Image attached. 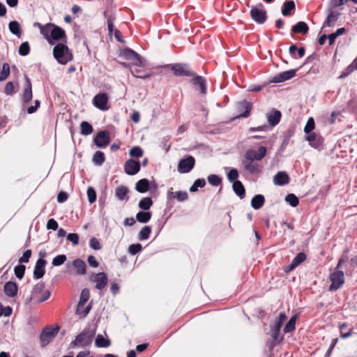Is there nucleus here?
Segmentation results:
<instances>
[{
  "label": "nucleus",
  "mask_w": 357,
  "mask_h": 357,
  "mask_svg": "<svg viewBox=\"0 0 357 357\" xmlns=\"http://www.w3.org/2000/svg\"><path fill=\"white\" fill-rule=\"evenodd\" d=\"M91 281L96 284V288L98 290L103 289L108 282V277L104 272L93 274L91 277Z\"/></svg>",
  "instance_id": "nucleus-13"
},
{
  "label": "nucleus",
  "mask_w": 357,
  "mask_h": 357,
  "mask_svg": "<svg viewBox=\"0 0 357 357\" xmlns=\"http://www.w3.org/2000/svg\"><path fill=\"white\" fill-rule=\"evenodd\" d=\"M289 182V177L285 172H278L273 178V183L276 185H284Z\"/></svg>",
  "instance_id": "nucleus-27"
},
{
  "label": "nucleus",
  "mask_w": 357,
  "mask_h": 357,
  "mask_svg": "<svg viewBox=\"0 0 357 357\" xmlns=\"http://www.w3.org/2000/svg\"><path fill=\"white\" fill-rule=\"evenodd\" d=\"M173 74L176 77H191L195 75V72L192 70L188 63H175L167 66Z\"/></svg>",
  "instance_id": "nucleus-4"
},
{
  "label": "nucleus",
  "mask_w": 357,
  "mask_h": 357,
  "mask_svg": "<svg viewBox=\"0 0 357 357\" xmlns=\"http://www.w3.org/2000/svg\"><path fill=\"white\" fill-rule=\"evenodd\" d=\"M208 181L213 186H218L222 183V178L216 174H211L208 176Z\"/></svg>",
  "instance_id": "nucleus-54"
},
{
  "label": "nucleus",
  "mask_w": 357,
  "mask_h": 357,
  "mask_svg": "<svg viewBox=\"0 0 357 357\" xmlns=\"http://www.w3.org/2000/svg\"><path fill=\"white\" fill-rule=\"evenodd\" d=\"M343 267H344L346 274L351 275L357 267V256L351 257L349 260L347 258Z\"/></svg>",
  "instance_id": "nucleus-28"
},
{
  "label": "nucleus",
  "mask_w": 357,
  "mask_h": 357,
  "mask_svg": "<svg viewBox=\"0 0 357 357\" xmlns=\"http://www.w3.org/2000/svg\"><path fill=\"white\" fill-rule=\"evenodd\" d=\"M89 297H90V291H89V289L84 288V289H82L81 294H80L79 301L77 304V311L78 312L79 311V309L81 307H84V305H85L86 303L89 301Z\"/></svg>",
  "instance_id": "nucleus-37"
},
{
  "label": "nucleus",
  "mask_w": 357,
  "mask_h": 357,
  "mask_svg": "<svg viewBox=\"0 0 357 357\" xmlns=\"http://www.w3.org/2000/svg\"><path fill=\"white\" fill-rule=\"evenodd\" d=\"M92 307V301H91L86 307H81L79 311H77V307L76 308L75 313L77 315L81 316L82 317H85L90 312Z\"/></svg>",
  "instance_id": "nucleus-52"
},
{
  "label": "nucleus",
  "mask_w": 357,
  "mask_h": 357,
  "mask_svg": "<svg viewBox=\"0 0 357 357\" xmlns=\"http://www.w3.org/2000/svg\"><path fill=\"white\" fill-rule=\"evenodd\" d=\"M29 52H30L29 43L27 41L23 42L19 47V50H18L19 54L24 56L28 55L29 54Z\"/></svg>",
  "instance_id": "nucleus-50"
},
{
  "label": "nucleus",
  "mask_w": 357,
  "mask_h": 357,
  "mask_svg": "<svg viewBox=\"0 0 357 357\" xmlns=\"http://www.w3.org/2000/svg\"><path fill=\"white\" fill-rule=\"evenodd\" d=\"M250 16L256 23L264 24L267 19V14L264 5L259 3L257 6H252L250 10Z\"/></svg>",
  "instance_id": "nucleus-7"
},
{
  "label": "nucleus",
  "mask_w": 357,
  "mask_h": 357,
  "mask_svg": "<svg viewBox=\"0 0 357 357\" xmlns=\"http://www.w3.org/2000/svg\"><path fill=\"white\" fill-rule=\"evenodd\" d=\"M167 199L168 202L176 199L178 202H182L188 200V194L186 191L181 190L174 192L172 188H170L167 191Z\"/></svg>",
  "instance_id": "nucleus-21"
},
{
  "label": "nucleus",
  "mask_w": 357,
  "mask_h": 357,
  "mask_svg": "<svg viewBox=\"0 0 357 357\" xmlns=\"http://www.w3.org/2000/svg\"><path fill=\"white\" fill-rule=\"evenodd\" d=\"M315 128V123L314 119L312 117H310L305 126L304 132L305 134H308L310 132H312V130Z\"/></svg>",
  "instance_id": "nucleus-56"
},
{
  "label": "nucleus",
  "mask_w": 357,
  "mask_h": 357,
  "mask_svg": "<svg viewBox=\"0 0 357 357\" xmlns=\"http://www.w3.org/2000/svg\"><path fill=\"white\" fill-rule=\"evenodd\" d=\"M50 38L54 40L66 39L65 31L62 28L53 24L52 26Z\"/></svg>",
  "instance_id": "nucleus-26"
},
{
  "label": "nucleus",
  "mask_w": 357,
  "mask_h": 357,
  "mask_svg": "<svg viewBox=\"0 0 357 357\" xmlns=\"http://www.w3.org/2000/svg\"><path fill=\"white\" fill-rule=\"evenodd\" d=\"M232 188L234 193L241 199L245 197V189L240 181H236L233 183Z\"/></svg>",
  "instance_id": "nucleus-29"
},
{
  "label": "nucleus",
  "mask_w": 357,
  "mask_h": 357,
  "mask_svg": "<svg viewBox=\"0 0 357 357\" xmlns=\"http://www.w3.org/2000/svg\"><path fill=\"white\" fill-rule=\"evenodd\" d=\"M296 319V315H294L290 318L284 327L283 331L284 333H289L295 330Z\"/></svg>",
  "instance_id": "nucleus-42"
},
{
  "label": "nucleus",
  "mask_w": 357,
  "mask_h": 357,
  "mask_svg": "<svg viewBox=\"0 0 357 357\" xmlns=\"http://www.w3.org/2000/svg\"><path fill=\"white\" fill-rule=\"evenodd\" d=\"M296 8L295 3L294 1H287L283 3L282 8V14L284 16L291 15V12L294 11Z\"/></svg>",
  "instance_id": "nucleus-38"
},
{
  "label": "nucleus",
  "mask_w": 357,
  "mask_h": 357,
  "mask_svg": "<svg viewBox=\"0 0 357 357\" xmlns=\"http://www.w3.org/2000/svg\"><path fill=\"white\" fill-rule=\"evenodd\" d=\"M53 26V24L49 23L46 25L41 26L40 29V33L44 36L45 38H47L50 43H52L50 42V36H49V33H51V28Z\"/></svg>",
  "instance_id": "nucleus-49"
},
{
  "label": "nucleus",
  "mask_w": 357,
  "mask_h": 357,
  "mask_svg": "<svg viewBox=\"0 0 357 357\" xmlns=\"http://www.w3.org/2000/svg\"><path fill=\"white\" fill-rule=\"evenodd\" d=\"M73 266L76 270L77 274L84 275L86 273V264L83 260L80 259H75L73 261Z\"/></svg>",
  "instance_id": "nucleus-31"
},
{
  "label": "nucleus",
  "mask_w": 357,
  "mask_h": 357,
  "mask_svg": "<svg viewBox=\"0 0 357 357\" xmlns=\"http://www.w3.org/2000/svg\"><path fill=\"white\" fill-rule=\"evenodd\" d=\"M135 190L140 193H145L149 190V181L146 178H142L135 185Z\"/></svg>",
  "instance_id": "nucleus-35"
},
{
  "label": "nucleus",
  "mask_w": 357,
  "mask_h": 357,
  "mask_svg": "<svg viewBox=\"0 0 357 357\" xmlns=\"http://www.w3.org/2000/svg\"><path fill=\"white\" fill-rule=\"evenodd\" d=\"M32 98L33 92L31 79L27 76H25L22 100L24 105L28 104L32 100Z\"/></svg>",
  "instance_id": "nucleus-15"
},
{
  "label": "nucleus",
  "mask_w": 357,
  "mask_h": 357,
  "mask_svg": "<svg viewBox=\"0 0 357 357\" xmlns=\"http://www.w3.org/2000/svg\"><path fill=\"white\" fill-rule=\"evenodd\" d=\"M305 139L308 142L310 146L314 149H319L323 145L324 138L315 132L306 134Z\"/></svg>",
  "instance_id": "nucleus-16"
},
{
  "label": "nucleus",
  "mask_w": 357,
  "mask_h": 357,
  "mask_svg": "<svg viewBox=\"0 0 357 357\" xmlns=\"http://www.w3.org/2000/svg\"><path fill=\"white\" fill-rule=\"evenodd\" d=\"M121 55L126 59L132 61L135 64H139L141 63L140 56L131 49L128 48L123 50Z\"/></svg>",
  "instance_id": "nucleus-25"
},
{
  "label": "nucleus",
  "mask_w": 357,
  "mask_h": 357,
  "mask_svg": "<svg viewBox=\"0 0 357 357\" xmlns=\"http://www.w3.org/2000/svg\"><path fill=\"white\" fill-rule=\"evenodd\" d=\"M111 342L109 339L105 338L102 335H97L95 340V345L98 348H106L109 347Z\"/></svg>",
  "instance_id": "nucleus-39"
},
{
  "label": "nucleus",
  "mask_w": 357,
  "mask_h": 357,
  "mask_svg": "<svg viewBox=\"0 0 357 357\" xmlns=\"http://www.w3.org/2000/svg\"><path fill=\"white\" fill-rule=\"evenodd\" d=\"M266 116L269 125L271 127H274L280 123L282 117V113L280 111L273 108L266 113Z\"/></svg>",
  "instance_id": "nucleus-19"
},
{
  "label": "nucleus",
  "mask_w": 357,
  "mask_h": 357,
  "mask_svg": "<svg viewBox=\"0 0 357 357\" xmlns=\"http://www.w3.org/2000/svg\"><path fill=\"white\" fill-rule=\"evenodd\" d=\"M340 15V14L337 12L331 11L328 13L325 22H324L323 27H324V26L330 27V26H334L335 22H337Z\"/></svg>",
  "instance_id": "nucleus-34"
},
{
  "label": "nucleus",
  "mask_w": 357,
  "mask_h": 357,
  "mask_svg": "<svg viewBox=\"0 0 357 357\" xmlns=\"http://www.w3.org/2000/svg\"><path fill=\"white\" fill-rule=\"evenodd\" d=\"M104 17L107 19L109 34L112 35L113 31L114 32L115 30L114 29V22L116 20L115 15L114 13H108L107 11H105Z\"/></svg>",
  "instance_id": "nucleus-36"
},
{
  "label": "nucleus",
  "mask_w": 357,
  "mask_h": 357,
  "mask_svg": "<svg viewBox=\"0 0 357 357\" xmlns=\"http://www.w3.org/2000/svg\"><path fill=\"white\" fill-rule=\"evenodd\" d=\"M285 201L292 207H296L298 205V198L294 194H288L285 197Z\"/></svg>",
  "instance_id": "nucleus-48"
},
{
  "label": "nucleus",
  "mask_w": 357,
  "mask_h": 357,
  "mask_svg": "<svg viewBox=\"0 0 357 357\" xmlns=\"http://www.w3.org/2000/svg\"><path fill=\"white\" fill-rule=\"evenodd\" d=\"M59 331V327L46 326L40 335V343L41 347H45L56 337Z\"/></svg>",
  "instance_id": "nucleus-6"
},
{
  "label": "nucleus",
  "mask_w": 357,
  "mask_h": 357,
  "mask_svg": "<svg viewBox=\"0 0 357 357\" xmlns=\"http://www.w3.org/2000/svg\"><path fill=\"white\" fill-rule=\"evenodd\" d=\"M45 289V284L43 282L37 283L33 288L31 296L26 299V303H30L31 301H35L37 303V298H39L40 295L43 292Z\"/></svg>",
  "instance_id": "nucleus-23"
},
{
  "label": "nucleus",
  "mask_w": 357,
  "mask_h": 357,
  "mask_svg": "<svg viewBox=\"0 0 357 357\" xmlns=\"http://www.w3.org/2000/svg\"><path fill=\"white\" fill-rule=\"evenodd\" d=\"M93 142L99 148H102L107 146L111 142L109 131L103 130L98 132L93 138Z\"/></svg>",
  "instance_id": "nucleus-10"
},
{
  "label": "nucleus",
  "mask_w": 357,
  "mask_h": 357,
  "mask_svg": "<svg viewBox=\"0 0 357 357\" xmlns=\"http://www.w3.org/2000/svg\"><path fill=\"white\" fill-rule=\"evenodd\" d=\"M306 259V255L304 252H299L293 259L291 263L297 267L300 264L303 262Z\"/></svg>",
  "instance_id": "nucleus-57"
},
{
  "label": "nucleus",
  "mask_w": 357,
  "mask_h": 357,
  "mask_svg": "<svg viewBox=\"0 0 357 357\" xmlns=\"http://www.w3.org/2000/svg\"><path fill=\"white\" fill-rule=\"evenodd\" d=\"M238 176H239L238 172L235 168H232L227 173V179L230 182H233L234 183V181H238L237 178H238Z\"/></svg>",
  "instance_id": "nucleus-61"
},
{
  "label": "nucleus",
  "mask_w": 357,
  "mask_h": 357,
  "mask_svg": "<svg viewBox=\"0 0 357 357\" xmlns=\"http://www.w3.org/2000/svg\"><path fill=\"white\" fill-rule=\"evenodd\" d=\"M96 335V329L85 328L78 334L75 340L70 344V347L73 349L77 347L82 348L89 347Z\"/></svg>",
  "instance_id": "nucleus-2"
},
{
  "label": "nucleus",
  "mask_w": 357,
  "mask_h": 357,
  "mask_svg": "<svg viewBox=\"0 0 357 357\" xmlns=\"http://www.w3.org/2000/svg\"><path fill=\"white\" fill-rule=\"evenodd\" d=\"M152 204H153V201H152L151 198L149 197H144V198L142 199L139 201L138 206L141 209H142L144 211H147L151 208Z\"/></svg>",
  "instance_id": "nucleus-45"
},
{
  "label": "nucleus",
  "mask_w": 357,
  "mask_h": 357,
  "mask_svg": "<svg viewBox=\"0 0 357 357\" xmlns=\"http://www.w3.org/2000/svg\"><path fill=\"white\" fill-rule=\"evenodd\" d=\"M89 245H90V247L95 250H99L101 249L100 243L98 239L96 238V237H92L90 239Z\"/></svg>",
  "instance_id": "nucleus-63"
},
{
  "label": "nucleus",
  "mask_w": 357,
  "mask_h": 357,
  "mask_svg": "<svg viewBox=\"0 0 357 357\" xmlns=\"http://www.w3.org/2000/svg\"><path fill=\"white\" fill-rule=\"evenodd\" d=\"M143 149L139 146H133L132 148L130 149V151H129V154L131 157H134V158H140L143 155Z\"/></svg>",
  "instance_id": "nucleus-53"
},
{
  "label": "nucleus",
  "mask_w": 357,
  "mask_h": 357,
  "mask_svg": "<svg viewBox=\"0 0 357 357\" xmlns=\"http://www.w3.org/2000/svg\"><path fill=\"white\" fill-rule=\"evenodd\" d=\"M105 160V154L103 152L100 151H97L95 152L92 161L93 162L98 166H101Z\"/></svg>",
  "instance_id": "nucleus-43"
},
{
  "label": "nucleus",
  "mask_w": 357,
  "mask_h": 357,
  "mask_svg": "<svg viewBox=\"0 0 357 357\" xmlns=\"http://www.w3.org/2000/svg\"><path fill=\"white\" fill-rule=\"evenodd\" d=\"M241 167L245 172L250 175H257L262 172L263 167L251 158H245L241 161Z\"/></svg>",
  "instance_id": "nucleus-5"
},
{
  "label": "nucleus",
  "mask_w": 357,
  "mask_h": 357,
  "mask_svg": "<svg viewBox=\"0 0 357 357\" xmlns=\"http://www.w3.org/2000/svg\"><path fill=\"white\" fill-rule=\"evenodd\" d=\"M10 75V66L7 63H4L2 70L0 73V82L5 80Z\"/></svg>",
  "instance_id": "nucleus-51"
},
{
  "label": "nucleus",
  "mask_w": 357,
  "mask_h": 357,
  "mask_svg": "<svg viewBox=\"0 0 357 357\" xmlns=\"http://www.w3.org/2000/svg\"><path fill=\"white\" fill-rule=\"evenodd\" d=\"M140 162L133 159L128 160L124 165V171L128 175L133 176L140 170Z\"/></svg>",
  "instance_id": "nucleus-17"
},
{
  "label": "nucleus",
  "mask_w": 357,
  "mask_h": 357,
  "mask_svg": "<svg viewBox=\"0 0 357 357\" xmlns=\"http://www.w3.org/2000/svg\"><path fill=\"white\" fill-rule=\"evenodd\" d=\"M93 132L92 126L87 121H82L80 124V132L82 135L87 136Z\"/></svg>",
  "instance_id": "nucleus-44"
},
{
  "label": "nucleus",
  "mask_w": 357,
  "mask_h": 357,
  "mask_svg": "<svg viewBox=\"0 0 357 357\" xmlns=\"http://www.w3.org/2000/svg\"><path fill=\"white\" fill-rule=\"evenodd\" d=\"M129 192L128 188L125 185H120L115 190V195L116 198L120 201L128 199V193Z\"/></svg>",
  "instance_id": "nucleus-30"
},
{
  "label": "nucleus",
  "mask_w": 357,
  "mask_h": 357,
  "mask_svg": "<svg viewBox=\"0 0 357 357\" xmlns=\"http://www.w3.org/2000/svg\"><path fill=\"white\" fill-rule=\"evenodd\" d=\"M266 148L264 146H260L257 151L254 149H248L245 151V158H251L255 161H261L266 154Z\"/></svg>",
  "instance_id": "nucleus-12"
},
{
  "label": "nucleus",
  "mask_w": 357,
  "mask_h": 357,
  "mask_svg": "<svg viewBox=\"0 0 357 357\" xmlns=\"http://www.w3.org/2000/svg\"><path fill=\"white\" fill-rule=\"evenodd\" d=\"M252 105L251 102L246 100L241 101L237 105V111L238 117H248L250 115Z\"/></svg>",
  "instance_id": "nucleus-20"
},
{
  "label": "nucleus",
  "mask_w": 357,
  "mask_h": 357,
  "mask_svg": "<svg viewBox=\"0 0 357 357\" xmlns=\"http://www.w3.org/2000/svg\"><path fill=\"white\" fill-rule=\"evenodd\" d=\"M347 109L351 113H354L357 111V100L355 98L351 99L348 101Z\"/></svg>",
  "instance_id": "nucleus-60"
},
{
  "label": "nucleus",
  "mask_w": 357,
  "mask_h": 357,
  "mask_svg": "<svg viewBox=\"0 0 357 357\" xmlns=\"http://www.w3.org/2000/svg\"><path fill=\"white\" fill-rule=\"evenodd\" d=\"M53 55L56 60L62 65L66 64L73 58L71 50L63 43H58L54 46Z\"/></svg>",
  "instance_id": "nucleus-3"
},
{
  "label": "nucleus",
  "mask_w": 357,
  "mask_h": 357,
  "mask_svg": "<svg viewBox=\"0 0 357 357\" xmlns=\"http://www.w3.org/2000/svg\"><path fill=\"white\" fill-rule=\"evenodd\" d=\"M151 233V227L150 226H144L139 233L138 239L139 241L147 240Z\"/></svg>",
  "instance_id": "nucleus-46"
},
{
  "label": "nucleus",
  "mask_w": 357,
  "mask_h": 357,
  "mask_svg": "<svg viewBox=\"0 0 357 357\" xmlns=\"http://www.w3.org/2000/svg\"><path fill=\"white\" fill-rule=\"evenodd\" d=\"M192 77V79L190 80V82L193 87L199 90L201 94L205 96L207 93V82L206 78L201 75H197L196 74Z\"/></svg>",
  "instance_id": "nucleus-11"
},
{
  "label": "nucleus",
  "mask_w": 357,
  "mask_h": 357,
  "mask_svg": "<svg viewBox=\"0 0 357 357\" xmlns=\"http://www.w3.org/2000/svg\"><path fill=\"white\" fill-rule=\"evenodd\" d=\"M25 269H26V267L24 265H23V264L17 265L14 268V273H15V276L17 278L21 280L24 275Z\"/></svg>",
  "instance_id": "nucleus-55"
},
{
  "label": "nucleus",
  "mask_w": 357,
  "mask_h": 357,
  "mask_svg": "<svg viewBox=\"0 0 357 357\" xmlns=\"http://www.w3.org/2000/svg\"><path fill=\"white\" fill-rule=\"evenodd\" d=\"M265 198L262 195H255L251 200V206L255 209H260L264 204Z\"/></svg>",
  "instance_id": "nucleus-32"
},
{
  "label": "nucleus",
  "mask_w": 357,
  "mask_h": 357,
  "mask_svg": "<svg viewBox=\"0 0 357 357\" xmlns=\"http://www.w3.org/2000/svg\"><path fill=\"white\" fill-rule=\"evenodd\" d=\"M195 159L192 155H188L178 162L177 170L181 174L189 173L195 167Z\"/></svg>",
  "instance_id": "nucleus-9"
},
{
  "label": "nucleus",
  "mask_w": 357,
  "mask_h": 357,
  "mask_svg": "<svg viewBox=\"0 0 357 357\" xmlns=\"http://www.w3.org/2000/svg\"><path fill=\"white\" fill-rule=\"evenodd\" d=\"M131 73L134 77L142 79H148L151 77L152 75V73H144L140 69H135L133 70H131Z\"/></svg>",
  "instance_id": "nucleus-47"
},
{
  "label": "nucleus",
  "mask_w": 357,
  "mask_h": 357,
  "mask_svg": "<svg viewBox=\"0 0 357 357\" xmlns=\"http://www.w3.org/2000/svg\"><path fill=\"white\" fill-rule=\"evenodd\" d=\"M8 27L10 31L17 36L18 38L21 37L22 32L20 30V25L18 22L17 21H11L8 24Z\"/></svg>",
  "instance_id": "nucleus-40"
},
{
  "label": "nucleus",
  "mask_w": 357,
  "mask_h": 357,
  "mask_svg": "<svg viewBox=\"0 0 357 357\" xmlns=\"http://www.w3.org/2000/svg\"><path fill=\"white\" fill-rule=\"evenodd\" d=\"M142 250V246L140 243L131 244L128 247V252L131 255H135Z\"/></svg>",
  "instance_id": "nucleus-59"
},
{
  "label": "nucleus",
  "mask_w": 357,
  "mask_h": 357,
  "mask_svg": "<svg viewBox=\"0 0 357 357\" xmlns=\"http://www.w3.org/2000/svg\"><path fill=\"white\" fill-rule=\"evenodd\" d=\"M18 287L16 282H6L3 286V292L8 297L13 298L17 294Z\"/></svg>",
  "instance_id": "nucleus-24"
},
{
  "label": "nucleus",
  "mask_w": 357,
  "mask_h": 357,
  "mask_svg": "<svg viewBox=\"0 0 357 357\" xmlns=\"http://www.w3.org/2000/svg\"><path fill=\"white\" fill-rule=\"evenodd\" d=\"M291 31L295 33L306 34L309 31V27L305 22L301 21L292 26Z\"/></svg>",
  "instance_id": "nucleus-33"
},
{
  "label": "nucleus",
  "mask_w": 357,
  "mask_h": 357,
  "mask_svg": "<svg viewBox=\"0 0 357 357\" xmlns=\"http://www.w3.org/2000/svg\"><path fill=\"white\" fill-rule=\"evenodd\" d=\"M347 253L348 250H344L343 255L340 258L335 271L330 275L329 278L331 284L329 287V290L331 291H337L344 283V273L340 269L343 268L344 264L347 260Z\"/></svg>",
  "instance_id": "nucleus-1"
},
{
  "label": "nucleus",
  "mask_w": 357,
  "mask_h": 357,
  "mask_svg": "<svg viewBox=\"0 0 357 357\" xmlns=\"http://www.w3.org/2000/svg\"><path fill=\"white\" fill-rule=\"evenodd\" d=\"M297 69H291L280 73L274 76L270 81L271 83H280L289 80L295 77Z\"/></svg>",
  "instance_id": "nucleus-18"
},
{
  "label": "nucleus",
  "mask_w": 357,
  "mask_h": 357,
  "mask_svg": "<svg viewBox=\"0 0 357 357\" xmlns=\"http://www.w3.org/2000/svg\"><path fill=\"white\" fill-rule=\"evenodd\" d=\"M151 218V213L149 211H139L136 215V220L141 223L148 222Z\"/></svg>",
  "instance_id": "nucleus-41"
},
{
  "label": "nucleus",
  "mask_w": 357,
  "mask_h": 357,
  "mask_svg": "<svg viewBox=\"0 0 357 357\" xmlns=\"http://www.w3.org/2000/svg\"><path fill=\"white\" fill-rule=\"evenodd\" d=\"M46 264V260L43 258H39L37 260L33 271V277L35 279L38 280L43 277L45 273V266Z\"/></svg>",
  "instance_id": "nucleus-22"
},
{
  "label": "nucleus",
  "mask_w": 357,
  "mask_h": 357,
  "mask_svg": "<svg viewBox=\"0 0 357 357\" xmlns=\"http://www.w3.org/2000/svg\"><path fill=\"white\" fill-rule=\"evenodd\" d=\"M67 259L65 255H59L54 257L52 260V265L54 266H59L62 265Z\"/></svg>",
  "instance_id": "nucleus-58"
},
{
  "label": "nucleus",
  "mask_w": 357,
  "mask_h": 357,
  "mask_svg": "<svg viewBox=\"0 0 357 357\" xmlns=\"http://www.w3.org/2000/svg\"><path fill=\"white\" fill-rule=\"evenodd\" d=\"M14 84L12 82H8L4 88V93L8 96H12L14 93Z\"/></svg>",
  "instance_id": "nucleus-64"
},
{
  "label": "nucleus",
  "mask_w": 357,
  "mask_h": 357,
  "mask_svg": "<svg viewBox=\"0 0 357 357\" xmlns=\"http://www.w3.org/2000/svg\"><path fill=\"white\" fill-rule=\"evenodd\" d=\"M286 319L287 316L285 313L281 312L280 313L279 317L275 320V321L270 324L271 337L275 342L278 341L281 327Z\"/></svg>",
  "instance_id": "nucleus-8"
},
{
  "label": "nucleus",
  "mask_w": 357,
  "mask_h": 357,
  "mask_svg": "<svg viewBox=\"0 0 357 357\" xmlns=\"http://www.w3.org/2000/svg\"><path fill=\"white\" fill-rule=\"evenodd\" d=\"M107 102L108 96L105 93H100L96 95L93 100V103L95 105V107L102 111H106L109 109Z\"/></svg>",
  "instance_id": "nucleus-14"
},
{
  "label": "nucleus",
  "mask_w": 357,
  "mask_h": 357,
  "mask_svg": "<svg viewBox=\"0 0 357 357\" xmlns=\"http://www.w3.org/2000/svg\"><path fill=\"white\" fill-rule=\"evenodd\" d=\"M86 193L89 202L90 204L94 203L96 200V190L92 187H89Z\"/></svg>",
  "instance_id": "nucleus-62"
}]
</instances>
